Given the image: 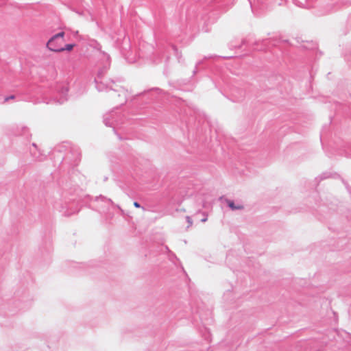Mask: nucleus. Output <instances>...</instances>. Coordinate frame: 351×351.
Returning a JSON list of instances; mask_svg holds the SVG:
<instances>
[{"label":"nucleus","mask_w":351,"mask_h":351,"mask_svg":"<svg viewBox=\"0 0 351 351\" xmlns=\"http://www.w3.org/2000/svg\"><path fill=\"white\" fill-rule=\"evenodd\" d=\"M73 47H74V45L73 44H68L65 46V47H63L64 48V51L66 50V51H71L73 49Z\"/></svg>","instance_id":"nucleus-3"},{"label":"nucleus","mask_w":351,"mask_h":351,"mask_svg":"<svg viewBox=\"0 0 351 351\" xmlns=\"http://www.w3.org/2000/svg\"><path fill=\"white\" fill-rule=\"evenodd\" d=\"M64 32H60L54 35L47 44V48L55 52H62L64 51V48L62 45L64 42Z\"/></svg>","instance_id":"nucleus-1"},{"label":"nucleus","mask_w":351,"mask_h":351,"mask_svg":"<svg viewBox=\"0 0 351 351\" xmlns=\"http://www.w3.org/2000/svg\"><path fill=\"white\" fill-rule=\"evenodd\" d=\"M226 202L227 205L229 206V208H230L232 210H236V209H240V208H241V206L239 205L235 206L234 203L232 200L226 199Z\"/></svg>","instance_id":"nucleus-2"},{"label":"nucleus","mask_w":351,"mask_h":351,"mask_svg":"<svg viewBox=\"0 0 351 351\" xmlns=\"http://www.w3.org/2000/svg\"><path fill=\"white\" fill-rule=\"evenodd\" d=\"M13 98H14V96L10 97V99H13Z\"/></svg>","instance_id":"nucleus-5"},{"label":"nucleus","mask_w":351,"mask_h":351,"mask_svg":"<svg viewBox=\"0 0 351 351\" xmlns=\"http://www.w3.org/2000/svg\"><path fill=\"white\" fill-rule=\"evenodd\" d=\"M133 205L136 207V208H140V204L137 202H134Z\"/></svg>","instance_id":"nucleus-4"}]
</instances>
